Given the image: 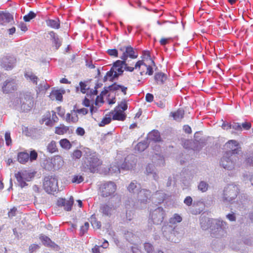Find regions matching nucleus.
<instances>
[{"instance_id": "obj_1", "label": "nucleus", "mask_w": 253, "mask_h": 253, "mask_svg": "<svg viewBox=\"0 0 253 253\" xmlns=\"http://www.w3.org/2000/svg\"><path fill=\"white\" fill-rule=\"evenodd\" d=\"M84 162L82 170L85 172L94 173L98 170V168L102 164V161L99 159L96 152L86 148L84 150Z\"/></svg>"}, {"instance_id": "obj_2", "label": "nucleus", "mask_w": 253, "mask_h": 253, "mask_svg": "<svg viewBox=\"0 0 253 253\" xmlns=\"http://www.w3.org/2000/svg\"><path fill=\"white\" fill-rule=\"evenodd\" d=\"M11 103L16 109H20L23 112H28L34 105V97L30 92L20 93L18 96L12 99Z\"/></svg>"}, {"instance_id": "obj_3", "label": "nucleus", "mask_w": 253, "mask_h": 253, "mask_svg": "<svg viewBox=\"0 0 253 253\" xmlns=\"http://www.w3.org/2000/svg\"><path fill=\"white\" fill-rule=\"evenodd\" d=\"M136 159L134 155H129L125 159L124 162L121 166L119 164H113L109 169V172L111 173H118L121 170H128L133 169L136 165Z\"/></svg>"}, {"instance_id": "obj_4", "label": "nucleus", "mask_w": 253, "mask_h": 253, "mask_svg": "<svg viewBox=\"0 0 253 253\" xmlns=\"http://www.w3.org/2000/svg\"><path fill=\"white\" fill-rule=\"evenodd\" d=\"M240 192L239 186L234 184H230L225 186L223 190L222 200L231 203L237 197Z\"/></svg>"}, {"instance_id": "obj_5", "label": "nucleus", "mask_w": 253, "mask_h": 253, "mask_svg": "<svg viewBox=\"0 0 253 253\" xmlns=\"http://www.w3.org/2000/svg\"><path fill=\"white\" fill-rule=\"evenodd\" d=\"M238 160L237 155L226 153L221 159L220 164L224 169L231 170L235 168Z\"/></svg>"}, {"instance_id": "obj_6", "label": "nucleus", "mask_w": 253, "mask_h": 253, "mask_svg": "<svg viewBox=\"0 0 253 253\" xmlns=\"http://www.w3.org/2000/svg\"><path fill=\"white\" fill-rule=\"evenodd\" d=\"M117 189V185L113 181H107L101 183L99 186V191L100 196L107 198L112 196Z\"/></svg>"}, {"instance_id": "obj_7", "label": "nucleus", "mask_w": 253, "mask_h": 253, "mask_svg": "<svg viewBox=\"0 0 253 253\" xmlns=\"http://www.w3.org/2000/svg\"><path fill=\"white\" fill-rule=\"evenodd\" d=\"M178 229V228L176 226L173 227L168 224L164 225L162 229L163 234L167 239L174 243L178 241V239L176 238V237L179 236Z\"/></svg>"}, {"instance_id": "obj_8", "label": "nucleus", "mask_w": 253, "mask_h": 253, "mask_svg": "<svg viewBox=\"0 0 253 253\" xmlns=\"http://www.w3.org/2000/svg\"><path fill=\"white\" fill-rule=\"evenodd\" d=\"M43 188L48 194H52L58 191L57 179L53 176L44 177L43 181Z\"/></svg>"}, {"instance_id": "obj_9", "label": "nucleus", "mask_w": 253, "mask_h": 253, "mask_svg": "<svg viewBox=\"0 0 253 253\" xmlns=\"http://www.w3.org/2000/svg\"><path fill=\"white\" fill-rule=\"evenodd\" d=\"M34 174L28 172L26 170L19 171L15 174V177L18 182V185L21 188L28 185L26 181H30L34 177Z\"/></svg>"}, {"instance_id": "obj_10", "label": "nucleus", "mask_w": 253, "mask_h": 253, "mask_svg": "<svg viewBox=\"0 0 253 253\" xmlns=\"http://www.w3.org/2000/svg\"><path fill=\"white\" fill-rule=\"evenodd\" d=\"M18 84L19 81L16 78H8L3 84L2 92L4 93H11L17 89Z\"/></svg>"}, {"instance_id": "obj_11", "label": "nucleus", "mask_w": 253, "mask_h": 253, "mask_svg": "<svg viewBox=\"0 0 253 253\" xmlns=\"http://www.w3.org/2000/svg\"><path fill=\"white\" fill-rule=\"evenodd\" d=\"M165 216V211L162 208L159 207L151 211L149 216V220L155 224H160Z\"/></svg>"}, {"instance_id": "obj_12", "label": "nucleus", "mask_w": 253, "mask_h": 253, "mask_svg": "<svg viewBox=\"0 0 253 253\" xmlns=\"http://www.w3.org/2000/svg\"><path fill=\"white\" fill-rule=\"evenodd\" d=\"M16 62L15 57L12 55H5L0 58V66L6 70H11Z\"/></svg>"}, {"instance_id": "obj_13", "label": "nucleus", "mask_w": 253, "mask_h": 253, "mask_svg": "<svg viewBox=\"0 0 253 253\" xmlns=\"http://www.w3.org/2000/svg\"><path fill=\"white\" fill-rule=\"evenodd\" d=\"M212 223L215 225L217 229L215 236L217 237L224 236L226 233V229L228 228L226 223L219 219H216L212 220Z\"/></svg>"}, {"instance_id": "obj_14", "label": "nucleus", "mask_w": 253, "mask_h": 253, "mask_svg": "<svg viewBox=\"0 0 253 253\" xmlns=\"http://www.w3.org/2000/svg\"><path fill=\"white\" fill-rule=\"evenodd\" d=\"M120 50L124 51L123 55L120 58L124 61H126L128 57L135 59L138 57V53L137 51L130 46L121 48Z\"/></svg>"}, {"instance_id": "obj_15", "label": "nucleus", "mask_w": 253, "mask_h": 253, "mask_svg": "<svg viewBox=\"0 0 253 253\" xmlns=\"http://www.w3.org/2000/svg\"><path fill=\"white\" fill-rule=\"evenodd\" d=\"M115 211L116 208L114 205L107 203L100 205L99 210L103 216L108 217L111 216Z\"/></svg>"}, {"instance_id": "obj_16", "label": "nucleus", "mask_w": 253, "mask_h": 253, "mask_svg": "<svg viewBox=\"0 0 253 253\" xmlns=\"http://www.w3.org/2000/svg\"><path fill=\"white\" fill-rule=\"evenodd\" d=\"M226 148L229 149L226 153H232V155L238 154L241 151V148L239 145L238 142L235 140H229L225 145Z\"/></svg>"}, {"instance_id": "obj_17", "label": "nucleus", "mask_w": 253, "mask_h": 253, "mask_svg": "<svg viewBox=\"0 0 253 253\" xmlns=\"http://www.w3.org/2000/svg\"><path fill=\"white\" fill-rule=\"evenodd\" d=\"M151 198V192L147 189H140L137 194V199L141 204L146 205Z\"/></svg>"}, {"instance_id": "obj_18", "label": "nucleus", "mask_w": 253, "mask_h": 253, "mask_svg": "<svg viewBox=\"0 0 253 253\" xmlns=\"http://www.w3.org/2000/svg\"><path fill=\"white\" fill-rule=\"evenodd\" d=\"M73 203L74 200L72 197H71L68 200L63 198H59L57 200V205L59 207H63L66 211H70L72 210Z\"/></svg>"}, {"instance_id": "obj_19", "label": "nucleus", "mask_w": 253, "mask_h": 253, "mask_svg": "<svg viewBox=\"0 0 253 253\" xmlns=\"http://www.w3.org/2000/svg\"><path fill=\"white\" fill-rule=\"evenodd\" d=\"M51 163L53 166H50L47 168L48 170L58 169L64 165L63 158L60 156H56L51 160Z\"/></svg>"}, {"instance_id": "obj_20", "label": "nucleus", "mask_w": 253, "mask_h": 253, "mask_svg": "<svg viewBox=\"0 0 253 253\" xmlns=\"http://www.w3.org/2000/svg\"><path fill=\"white\" fill-rule=\"evenodd\" d=\"M142 66H144L147 69V71L146 73H145L144 71H140V74L141 76H143L144 74H147L149 76L152 75L153 73L152 67L150 65H147L143 60L138 61L135 65V68L136 69H138L140 70L141 67Z\"/></svg>"}, {"instance_id": "obj_21", "label": "nucleus", "mask_w": 253, "mask_h": 253, "mask_svg": "<svg viewBox=\"0 0 253 253\" xmlns=\"http://www.w3.org/2000/svg\"><path fill=\"white\" fill-rule=\"evenodd\" d=\"M12 21H13V17L11 14L0 11V25H4Z\"/></svg>"}, {"instance_id": "obj_22", "label": "nucleus", "mask_w": 253, "mask_h": 253, "mask_svg": "<svg viewBox=\"0 0 253 253\" xmlns=\"http://www.w3.org/2000/svg\"><path fill=\"white\" fill-rule=\"evenodd\" d=\"M125 65V61L124 60H118L114 63L113 66L112 67V68H114L115 71L117 72L118 77L119 75H122L124 72Z\"/></svg>"}, {"instance_id": "obj_23", "label": "nucleus", "mask_w": 253, "mask_h": 253, "mask_svg": "<svg viewBox=\"0 0 253 253\" xmlns=\"http://www.w3.org/2000/svg\"><path fill=\"white\" fill-rule=\"evenodd\" d=\"M182 175H184V176L182 178L181 181L184 185L183 189H184L190 186V182L193 177V175L190 171L183 172Z\"/></svg>"}, {"instance_id": "obj_24", "label": "nucleus", "mask_w": 253, "mask_h": 253, "mask_svg": "<svg viewBox=\"0 0 253 253\" xmlns=\"http://www.w3.org/2000/svg\"><path fill=\"white\" fill-rule=\"evenodd\" d=\"M65 120L68 123L74 124L78 122V116L77 114V112L75 111V109L71 111L70 113H68L66 114Z\"/></svg>"}, {"instance_id": "obj_25", "label": "nucleus", "mask_w": 253, "mask_h": 253, "mask_svg": "<svg viewBox=\"0 0 253 253\" xmlns=\"http://www.w3.org/2000/svg\"><path fill=\"white\" fill-rule=\"evenodd\" d=\"M51 39L52 43L55 46L56 49H58L62 44V39L55 32L51 31L49 33Z\"/></svg>"}, {"instance_id": "obj_26", "label": "nucleus", "mask_w": 253, "mask_h": 253, "mask_svg": "<svg viewBox=\"0 0 253 253\" xmlns=\"http://www.w3.org/2000/svg\"><path fill=\"white\" fill-rule=\"evenodd\" d=\"M140 185L136 181L131 182L127 187V189L129 192L133 194H137L138 192L140 190Z\"/></svg>"}, {"instance_id": "obj_27", "label": "nucleus", "mask_w": 253, "mask_h": 253, "mask_svg": "<svg viewBox=\"0 0 253 253\" xmlns=\"http://www.w3.org/2000/svg\"><path fill=\"white\" fill-rule=\"evenodd\" d=\"M24 77L28 82H31L34 84H37L39 78L32 71H28L25 72Z\"/></svg>"}, {"instance_id": "obj_28", "label": "nucleus", "mask_w": 253, "mask_h": 253, "mask_svg": "<svg viewBox=\"0 0 253 253\" xmlns=\"http://www.w3.org/2000/svg\"><path fill=\"white\" fill-rule=\"evenodd\" d=\"M167 79V75L162 72L157 73L154 76V79L158 84H164Z\"/></svg>"}, {"instance_id": "obj_29", "label": "nucleus", "mask_w": 253, "mask_h": 253, "mask_svg": "<svg viewBox=\"0 0 253 253\" xmlns=\"http://www.w3.org/2000/svg\"><path fill=\"white\" fill-rule=\"evenodd\" d=\"M126 117V115L121 110H118L115 108L113 112L112 118L114 120L124 121Z\"/></svg>"}, {"instance_id": "obj_30", "label": "nucleus", "mask_w": 253, "mask_h": 253, "mask_svg": "<svg viewBox=\"0 0 253 253\" xmlns=\"http://www.w3.org/2000/svg\"><path fill=\"white\" fill-rule=\"evenodd\" d=\"M212 223V220L211 221L210 219L205 216H201L200 217V225L201 228L203 230L208 229L211 226V223Z\"/></svg>"}, {"instance_id": "obj_31", "label": "nucleus", "mask_w": 253, "mask_h": 253, "mask_svg": "<svg viewBox=\"0 0 253 253\" xmlns=\"http://www.w3.org/2000/svg\"><path fill=\"white\" fill-rule=\"evenodd\" d=\"M118 77L117 74V72L115 71L114 68H111L110 70L106 73V74L103 80L104 82L107 80H109L110 81H113L114 79L117 78Z\"/></svg>"}, {"instance_id": "obj_32", "label": "nucleus", "mask_w": 253, "mask_h": 253, "mask_svg": "<svg viewBox=\"0 0 253 253\" xmlns=\"http://www.w3.org/2000/svg\"><path fill=\"white\" fill-rule=\"evenodd\" d=\"M55 133L58 135H63L67 133L69 131V127L65 126L63 124H60L55 128Z\"/></svg>"}, {"instance_id": "obj_33", "label": "nucleus", "mask_w": 253, "mask_h": 253, "mask_svg": "<svg viewBox=\"0 0 253 253\" xmlns=\"http://www.w3.org/2000/svg\"><path fill=\"white\" fill-rule=\"evenodd\" d=\"M18 161L22 164L27 163L29 160V154L27 152H19L17 156Z\"/></svg>"}, {"instance_id": "obj_34", "label": "nucleus", "mask_w": 253, "mask_h": 253, "mask_svg": "<svg viewBox=\"0 0 253 253\" xmlns=\"http://www.w3.org/2000/svg\"><path fill=\"white\" fill-rule=\"evenodd\" d=\"M148 139L155 142L161 141V136L158 130H153L148 135Z\"/></svg>"}, {"instance_id": "obj_35", "label": "nucleus", "mask_w": 253, "mask_h": 253, "mask_svg": "<svg viewBox=\"0 0 253 253\" xmlns=\"http://www.w3.org/2000/svg\"><path fill=\"white\" fill-rule=\"evenodd\" d=\"M184 114V112L182 109H178L176 112H171L170 116L172 117L174 120L179 121L183 118Z\"/></svg>"}, {"instance_id": "obj_36", "label": "nucleus", "mask_w": 253, "mask_h": 253, "mask_svg": "<svg viewBox=\"0 0 253 253\" xmlns=\"http://www.w3.org/2000/svg\"><path fill=\"white\" fill-rule=\"evenodd\" d=\"M146 171L148 175L152 174L153 175V178L155 180H156L158 179V175L157 174V172L155 171V167L153 165H148L146 168Z\"/></svg>"}, {"instance_id": "obj_37", "label": "nucleus", "mask_w": 253, "mask_h": 253, "mask_svg": "<svg viewBox=\"0 0 253 253\" xmlns=\"http://www.w3.org/2000/svg\"><path fill=\"white\" fill-rule=\"evenodd\" d=\"M46 24L53 29H59L60 27V22L58 19H48L46 21Z\"/></svg>"}, {"instance_id": "obj_38", "label": "nucleus", "mask_w": 253, "mask_h": 253, "mask_svg": "<svg viewBox=\"0 0 253 253\" xmlns=\"http://www.w3.org/2000/svg\"><path fill=\"white\" fill-rule=\"evenodd\" d=\"M52 100L56 99L61 101L62 99V93L59 90H53L49 95Z\"/></svg>"}, {"instance_id": "obj_39", "label": "nucleus", "mask_w": 253, "mask_h": 253, "mask_svg": "<svg viewBox=\"0 0 253 253\" xmlns=\"http://www.w3.org/2000/svg\"><path fill=\"white\" fill-rule=\"evenodd\" d=\"M80 86L76 87V91H79V90L84 94L86 92V91L89 89V87L86 84V82H80L79 84Z\"/></svg>"}, {"instance_id": "obj_40", "label": "nucleus", "mask_w": 253, "mask_h": 253, "mask_svg": "<svg viewBox=\"0 0 253 253\" xmlns=\"http://www.w3.org/2000/svg\"><path fill=\"white\" fill-rule=\"evenodd\" d=\"M148 146L147 141L144 140L139 142L135 146V149L139 152H142L147 148Z\"/></svg>"}, {"instance_id": "obj_41", "label": "nucleus", "mask_w": 253, "mask_h": 253, "mask_svg": "<svg viewBox=\"0 0 253 253\" xmlns=\"http://www.w3.org/2000/svg\"><path fill=\"white\" fill-rule=\"evenodd\" d=\"M209 187V184L205 181H201L198 184V189L202 192H206Z\"/></svg>"}, {"instance_id": "obj_42", "label": "nucleus", "mask_w": 253, "mask_h": 253, "mask_svg": "<svg viewBox=\"0 0 253 253\" xmlns=\"http://www.w3.org/2000/svg\"><path fill=\"white\" fill-rule=\"evenodd\" d=\"M59 144L62 148L66 150L70 149L72 146L70 142L66 138L61 139Z\"/></svg>"}, {"instance_id": "obj_43", "label": "nucleus", "mask_w": 253, "mask_h": 253, "mask_svg": "<svg viewBox=\"0 0 253 253\" xmlns=\"http://www.w3.org/2000/svg\"><path fill=\"white\" fill-rule=\"evenodd\" d=\"M182 220L181 216L177 213H175L174 215L170 218L169 222L170 224H175L180 222Z\"/></svg>"}, {"instance_id": "obj_44", "label": "nucleus", "mask_w": 253, "mask_h": 253, "mask_svg": "<svg viewBox=\"0 0 253 253\" xmlns=\"http://www.w3.org/2000/svg\"><path fill=\"white\" fill-rule=\"evenodd\" d=\"M49 88V85L46 83L40 84L37 87V93L39 94L41 92H44Z\"/></svg>"}, {"instance_id": "obj_45", "label": "nucleus", "mask_w": 253, "mask_h": 253, "mask_svg": "<svg viewBox=\"0 0 253 253\" xmlns=\"http://www.w3.org/2000/svg\"><path fill=\"white\" fill-rule=\"evenodd\" d=\"M155 198L159 199L158 203L160 204L163 202L166 197V195L162 191H157L155 194Z\"/></svg>"}, {"instance_id": "obj_46", "label": "nucleus", "mask_w": 253, "mask_h": 253, "mask_svg": "<svg viewBox=\"0 0 253 253\" xmlns=\"http://www.w3.org/2000/svg\"><path fill=\"white\" fill-rule=\"evenodd\" d=\"M40 238L42 243L45 246L53 247L54 245V243L47 236H42Z\"/></svg>"}, {"instance_id": "obj_47", "label": "nucleus", "mask_w": 253, "mask_h": 253, "mask_svg": "<svg viewBox=\"0 0 253 253\" xmlns=\"http://www.w3.org/2000/svg\"><path fill=\"white\" fill-rule=\"evenodd\" d=\"M47 149L51 153L55 152L57 150L55 141H52L50 142L47 146Z\"/></svg>"}, {"instance_id": "obj_48", "label": "nucleus", "mask_w": 253, "mask_h": 253, "mask_svg": "<svg viewBox=\"0 0 253 253\" xmlns=\"http://www.w3.org/2000/svg\"><path fill=\"white\" fill-rule=\"evenodd\" d=\"M36 16V14L33 11H30V12L27 14L25 15L23 19L26 22H29L31 20L34 19Z\"/></svg>"}, {"instance_id": "obj_49", "label": "nucleus", "mask_w": 253, "mask_h": 253, "mask_svg": "<svg viewBox=\"0 0 253 253\" xmlns=\"http://www.w3.org/2000/svg\"><path fill=\"white\" fill-rule=\"evenodd\" d=\"M144 247L147 253H154V247L151 244L145 243L144 245Z\"/></svg>"}, {"instance_id": "obj_50", "label": "nucleus", "mask_w": 253, "mask_h": 253, "mask_svg": "<svg viewBox=\"0 0 253 253\" xmlns=\"http://www.w3.org/2000/svg\"><path fill=\"white\" fill-rule=\"evenodd\" d=\"M84 178L82 175H75L72 179V183L79 184L83 181Z\"/></svg>"}, {"instance_id": "obj_51", "label": "nucleus", "mask_w": 253, "mask_h": 253, "mask_svg": "<svg viewBox=\"0 0 253 253\" xmlns=\"http://www.w3.org/2000/svg\"><path fill=\"white\" fill-rule=\"evenodd\" d=\"M91 223L92 226L94 228L99 229L101 227V223L100 222L97 221L96 218L94 217H91Z\"/></svg>"}, {"instance_id": "obj_52", "label": "nucleus", "mask_w": 253, "mask_h": 253, "mask_svg": "<svg viewBox=\"0 0 253 253\" xmlns=\"http://www.w3.org/2000/svg\"><path fill=\"white\" fill-rule=\"evenodd\" d=\"M118 110H121L122 111L124 112L126 111L127 108V105L126 101H123L121 102L119 105L115 108Z\"/></svg>"}, {"instance_id": "obj_53", "label": "nucleus", "mask_w": 253, "mask_h": 253, "mask_svg": "<svg viewBox=\"0 0 253 253\" xmlns=\"http://www.w3.org/2000/svg\"><path fill=\"white\" fill-rule=\"evenodd\" d=\"M111 120L112 119H111V117H105V118H104L102 119V121L99 124V126H104L105 125L109 124L111 122Z\"/></svg>"}, {"instance_id": "obj_54", "label": "nucleus", "mask_w": 253, "mask_h": 253, "mask_svg": "<svg viewBox=\"0 0 253 253\" xmlns=\"http://www.w3.org/2000/svg\"><path fill=\"white\" fill-rule=\"evenodd\" d=\"M231 128L237 131H242V127L240 124L234 122L231 124Z\"/></svg>"}, {"instance_id": "obj_55", "label": "nucleus", "mask_w": 253, "mask_h": 253, "mask_svg": "<svg viewBox=\"0 0 253 253\" xmlns=\"http://www.w3.org/2000/svg\"><path fill=\"white\" fill-rule=\"evenodd\" d=\"M89 227V223L87 222L84 223V225L81 228L80 234L83 235L86 233Z\"/></svg>"}, {"instance_id": "obj_56", "label": "nucleus", "mask_w": 253, "mask_h": 253, "mask_svg": "<svg viewBox=\"0 0 253 253\" xmlns=\"http://www.w3.org/2000/svg\"><path fill=\"white\" fill-rule=\"evenodd\" d=\"M38 157V154L35 150H32L30 152L29 154V159L32 162L36 160Z\"/></svg>"}, {"instance_id": "obj_57", "label": "nucleus", "mask_w": 253, "mask_h": 253, "mask_svg": "<svg viewBox=\"0 0 253 253\" xmlns=\"http://www.w3.org/2000/svg\"><path fill=\"white\" fill-rule=\"evenodd\" d=\"M107 53L111 56L114 57H118V52L116 49H108L107 51Z\"/></svg>"}, {"instance_id": "obj_58", "label": "nucleus", "mask_w": 253, "mask_h": 253, "mask_svg": "<svg viewBox=\"0 0 253 253\" xmlns=\"http://www.w3.org/2000/svg\"><path fill=\"white\" fill-rule=\"evenodd\" d=\"M5 139L6 144L9 146L11 143V139L10 137V133L9 132H6L5 133Z\"/></svg>"}, {"instance_id": "obj_59", "label": "nucleus", "mask_w": 253, "mask_h": 253, "mask_svg": "<svg viewBox=\"0 0 253 253\" xmlns=\"http://www.w3.org/2000/svg\"><path fill=\"white\" fill-rule=\"evenodd\" d=\"M192 198L190 196H187L184 200V203L187 206H190L192 204Z\"/></svg>"}, {"instance_id": "obj_60", "label": "nucleus", "mask_w": 253, "mask_h": 253, "mask_svg": "<svg viewBox=\"0 0 253 253\" xmlns=\"http://www.w3.org/2000/svg\"><path fill=\"white\" fill-rule=\"evenodd\" d=\"M82 155V152L79 150H75L73 153V158L80 159Z\"/></svg>"}, {"instance_id": "obj_61", "label": "nucleus", "mask_w": 253, "mask_h": 253, "mask_svg": "<svg viewBox=\"0 0 253 253\" xmlns=\"http://www.w3.org/2000/svg\"><path fill=\"white\" fill-rule=\"evenodd\" d=\"M242 127V130H249L251 127V124L249 122H244L241 124Z\"/></svg>"}, {"instance_id": "obj_62", "label": "nucleus", "mask_w": 253, "mask_h": 253, "mask_svg": "<svg viewBox=\"0 0 253 253\" xmlns=\"http://www.w3.org/2000/svg\"><path fill=\"white\" fill-rule=\"evenodd\" d=\"M246 162L250 166H253V153L249 154L246 159Z\"/></svg>"}, {"instance_id": "obj_63", "label": "nucleus", "mask_w": 253, "mask_h": 253, "mask_svg": "<svg viewBox=\"0 0 253 253\" xmlns=\"http://www.w3.org/2000/svg\"><path fill=\"white\" fill-rule=\"evenodd\" d=\"M75 111L77 112V114L79 113L83 115H86L88 113V110L84 108L77 109L75 110Z\"/></svg>"}, {"instance_id": "obj_64", "label": "nucleus", "mask_w": 253, "mask_h": 253, "mask_svg": "<svg viewBox=\"0 0 253 253\" xmlns=\"http://www.w3.org/2000/svg\"><path fill=\"white\" fill-rule=\"evenodd\" d=\"M76 133L80 136H83L85 133L84 129L81 127H79L76 129Z\"/></svg>"}]
</instances>
